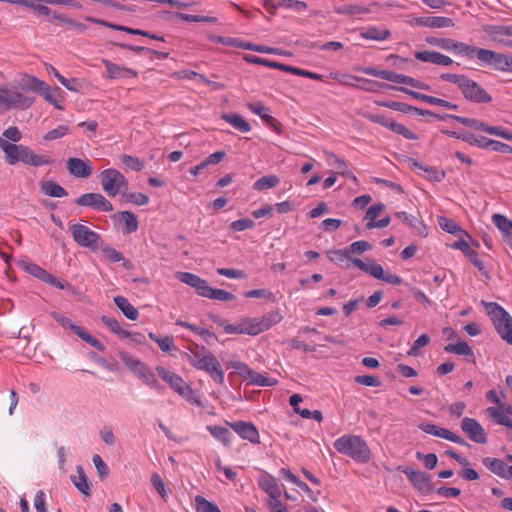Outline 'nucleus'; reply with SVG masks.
Segmentation results:
<instances>
[{
	"mask_svg": "<svg viewBox=\"0 0 512 512\" xmlns=\"http://www.w3.org/2000/svg\"><path fill=\"white\" fill-rule=\"evenodd\" d=\"M282 318V314L277 310L268 312L258 321V333L270 329L273 325L279 323Z\"/></svg>",
	"mask_w": 512,
	"mask_h": 512,
	"instance_id": "obj_33",
	"label": "nucleus"
},
{
	"mask_svg": "<svg viewBox=\"0 0 512 512\" xmlns=\"http://www.w3.org/2000/svg\"><path fill=\"white\" fill-rule=\"evenodd\" d=\"M444 350L448 353L473 356L471 347L465 341H459L455 344H448L445 346Z\"/></svg>",
	"mask_w": 512,
	"mask_h": 512,
	"instance_id": "obj_40",
	"label": "nucleus"
},
{
	"mask_svg": "<svg viewBox=\"0 0 512 512\" xmlns=\"http://www.w3.org/2000/svg\"><path fill=\"white\" fill-rule=\"evenodd\" d=\"M42 191L51 197L61 198L67 195L66 190L54 181H45L41 185Z\"/></svg>",
	"mask_w": 512,
	"mask_h": 512,
	"instance_id": "obj_37",
	"label": "nucleus"
},
{
	"mask_svg": "<svg viewBox=\"0 0 512 512\" xmlns=\"http://www.w3.org/2000/svg\"><path fill=\"white\" fill-rule=\"evenodd\" d=\"M360 35L364 39L381 41L389 38L391 33L390 30L386 28L369 27L362 31Z\"/></svg>",
	"mask_w": 512,
	"mask_h": 512,
	"instance_id": "obj_35",
	"label": "nucleus"
},
{
	"mask_svg": "<svg viewBox=\"0 0 512 512\" xmlns=\"http://www.w3.org/2000/svg\"><path fill=\"white\" fill-rule=\"evenodd\" d=\"M101 186L104 192L115 197L118 193L128 190V183L125 176L116 169L110 168L102 171L99 175Z\"/></svg>",
	"mask_w": 512,
	"mask_h": 512,
	"instance_id": "obj_4",
	"label": "nucleus"
},
{
	"mask_svg": "<svg viewBox=\"0 0 512 512\" xmlns=\"http://www.w3.org/2000/svg\"><path fill=\"white\" fill-rule=\"evenodd\" d=\"M487 412L497 422V424L512 428V419L505 416L498 408L489 407Z\"/></svg>",
	"mask_w": 512,
	"mask_h": 512,
	"instance_id": "obj_46",
	"label": "nucleus"
},
{
	"mask_svg": "<svg viewBox=\"0 0 512 512\" xmlns=\"http://www.w3.org/2000/svg\"><path fill=\"white\" fill-rule=\"evenodd\" d=\"M414 56L419 61L440 66H450L453 63L450 57L435 51H418Z\"/></svg>",
	"mask_w": 512,
	"mask_h": 512,
	"instance_id": "obj_19",
	"label": "nucleus"
},
{
	"mask_svg": "<svg viewBox=\"0 0 512 512\" xmlns=\"http://www.w3.org/2000/svg\"><path fill=\"white\" fill-rule=\"evenodd\" d=\"M39 79L35 76L31 75H25L20 81H19V87L22 90L26 91H35L36 89V83H38Z\"/></svg>",
	"mask_w": 512,
	"mask_h": 512,
	"instance_id": "obj_62",
	"label": "nucleus"
},
{
	"mask_svg": "<svg viewBox=\"0 0 512 512\" xmlns=\"http://www.w3.org/2000/svg\"><path fill=\"white\" fill-rule=\"evenodd\" d=\"M430 341V338L427 334L420 335L413 343L412 347L408 351L409 356H418L419 350L426 346Z\"/></svg>",
	"mask_w": 512,
	"mask_h": 512,
	"instance_id": "obj_55",
	"label": "nucleus"
},
{
	"mask_svg": "<svg viewBox=\"0 0 512 512\" xmlns=\"http://www.w3.org/2000/svg\"><path fill=\"white\" fill-rule=\"evenodd\" d=\"M21 139L22 133L16 126L8 127L0 136V149L3 151L8 165L12 166L17 162H22L25 165L40 167L53 163L49 156L36 154L30 147L16 144Z\"/></svg>",
	"mask_w": 512,
	"mask_h": 512,
	"instance_id": "obj_1",
	"label": "nucleus"
},
{
	"mask_svg": "<svg viewBox=\"0 0 512 512\" xmlns=\"http://www.w3.org/2000/svg\"><path fill=\"white\" fill-rule=\"evenodd\" d=\"M231 427L243 439L256 441V427L252 423L239 421L231 424Z\"/></svg>",
	"mask_w": 512,
	"mask_h": 512,
	"instance_id": "obj_27",
	"label": "nucleus"
},
{
	"mask_svg": "<svg viewBox=\"0 0 512 512\" xmlns=\"http://www.w3.org/2000/svg\"><path fill=\"white\" fill-rule=\"evenodd\" d=\"M395 216L402 219L403 222L408 225L417 235L422 237H426L428 235L425 225L417 217L408 215L406 212H397L395 213Z\"/></svg>",
	"mask_w": 512,
	"mask_h": 512,
	"instance_id": "obj_24",
	"label": "nucleus"
},
{
	"mask_svg": "<svg viewBox=\"0 0 512 512\" xmlns=\"http://www.w3.org/2000/svg\"><path fill=\"white\" fill-rule=\"evenodd\" d=\"M221 118L240 132L246 133L252 129L251 125L239 114H223Z\"/></svg>",
	"mask_w": 512,
	"mask_h": 512,
	"instance_id": "obj_34",
	"label": "nucleus"
},
{
	"mask_svg": "<svg viewBox=\"0 0 512 512\" xmlns=\"http://www.w3.org/2000/svg\"><path fill=\"white\" fill-rule=\"evenodd\" d=\"M149 337L158 344L159 348L163 352H170L176 349L173 343V338L170 336L158 337L156 334L150 332Z\"/></svg>",
	"mask_w": 512,
	"mask_h": 512,
	"instance_id": "obj_43",
	"label": "nucleus"
},
{
	"mask_svg": "<svg viewBox=\"0 0 512 512\" xmlns=\"http://www.w3.org/2000/svg\"><path fill=\"white\" fill-rule=\"evenodd\" d=\"M418 460H422L427 469H434L438 463V458L435 453L423 454L421 452L416 453Z\"/></svg>",
	"mask_w": 512,
	"mask_h": 512,
	"instance_id": "obj_57",
	"label": "nucleus"
},
{
	"mask_svg": "<svg viewBox=\"0 0 512 512\" xmlns=\"http://www.w3.org/2000/svg\"><path fill=\"white\" fill-rule=\"evenodd\" d=\"M175 276L182 283H185L190 287L196 289L197 293L200 296L206 297L207 290H209L210 288L206 280L189 272H177Z\"/></svg>",
	"mask_w": 512,
	"mask_h": 512,
	"instance_id": "obj_15",
	"label": "nucleus"
},
{
	"mask_svg": "<svg viewBox=\"0 0 512 512\" xmlns=\"http://www.w3.org/2000/svg\"><path fill=\"white\" fill-rule=\"evenodd\" d=\"M372 247L371 245L367 242V241H364V240H361V241H356V242H353L352 244H350L349 247H347V250L350 253H353V254H362L368 250H370Z\"/></svg>",
	"mask_w": 512,
	"mask_h": 512,
	"instance_id": "obj_64",
	"label": "nucleus"
},
{
	"mask_svg": "<svg viewBox=\"0 0 512 512\" xmlns=\"http://www.w3.org/2000/svg\"><path fill=\"white\" fill-rule=\"evenodd\" d=\"M402 472L413 483L414 487L421 492H428L431 489L430 477L422 471H415L410 467H405Z\"/></svg>",
	"mask_w": 512,
	"mask_h": 512,
	"instance_id": "obj_16",
	"label": "nucleus"
},
{
	"mask_svg": "<svg viewBox=\"0 0 512 512\" xmlns=\"http://www.w3.org/2000/svg\"><path fill=\"white\" fill-rule=\"evenodd\" d=\"M158 375L167 383L170 384L173 390L178 394L187 391V383L177 374L159 366L156 368Z\"/></svg>",
	"mask_w": 512,
	"mask_h": 512,
	"instance_id": "obj_20",
	"label": "nucleus"
},
{
	"mask_svg": "<svg viewBox=\"0 0 512 512\" xmlns=\"http://www.w3.org/2000/svg\"><path fill=\"white\" fill-rule=\"evenodd\" d=\"M350 262L361 271L378 280H382L391 285H400L402 283V278L400 276L385 272L383 267L378 263L373 262L371 264H367L359 258H350Z\"/></svg>",
	"mask_w": 512,
	"mask_h": 512,
	"instance_id": "obj_7",
	"label": "nucleus"
},
{
	"mask_svg": "<svg viewBox=\"0 0 512 512\" xmlns=\"http://www.w3.org/2000/svg\"><path fill=\"white\" fill-rule=\"evenodd\" d=\"M101 321L111 330V332L119 335L120 337L126 338L130 336V333L122 329L116 319L104 315L101 317Z\"/></svg>",
	"mask_w": 512,
	"mask_h": 512,
	"instance_id": "obj_41",
	"label": "nucleus"
},
{
	"mask_svg": "<svg viewBox=\"0 0 512 512\" xmlns=\"http://www.w3.org/2000/svg\"><path fill=\"white\" fill-rule=\"evenodd\" d=\"M264 7L272 13L277 8H285L295 11H304L307 8V4L303 1L298 0H262Z\"/></svg>",
	"mask_w": 512,
	"mask_h": 512,
	"instance_id": "obj_17",
	"label": "nucleus"
},
{
	"mask_svg": "<svg viewBox=\"0 0 512 512\" xmlns=\"http://www.w3.org/2000/svg\"><path fill=\"white\" fill-rule=\"evenodd\" d=\"M120 215L125 222L127 233L134 232L138 229V219L136 215L130 211H122Z\"/></svg>",
	"mask_w": 512,
	"mask_h": 512,
	"instance_id": "obj_50",
	"label": "nucleus"
},
{
	"mask_svg": "<svg viewBox=\"0 0 512 512\" xmlns=\"http://www.w3.org/2000/svg\"><path fill=\"white\" fill-rule=\"evenodd\" d=\"M119 355L122 362L135 374L144 365L138 359L133 358L132 356L125 352H121Z\"/></svg>",
	"mask_w": 512,
	"mask_h": 512,
	"instance_id": "obj_52",
	"label": "nucleus"
},
{
	"mask_svg": "<svg viewBox=\"0 0 512 512\" xmlns=\"http://www.w3.org/2000/svg\"><path fill=\"white\" fill-rule=\"evenodd\" d=\"M461 428L472 441L480 444L487 442L484 428L475 419L465 417L461 422Z\"/></svg>",
	"mask_w": 512,
	"mask_h": 512,
	"instance_id": "obj_14",
	"label": "nucleus"
},
{
	"mask_svg": "<svg viewBox=\"0 0 512 512\" xmlns=\"http://www.w3.org/2000/svg\"><path fill=\"white\" fill-rule=\"evenodd\" d=\"M450 119H454V120H456L457 122L461 123L464 126L473 128L475 130L483 131V132L486 131V128L488 126L487 124H485L484 122H482L480 120L473 119V118L462 117V116H457V115H451L450 114Z\"/></svg>",
	"mask_w": 512,
	"mask_h": 512,
	"instance_id": "obj_39",
	"label": "nucleus"
},
{
	"mask_svg": "<svg viewBox=\"0 0 512 512\" xmlns=\"http://www.w3.org/2000/svg\"><path fill=\"white\" fill-rule=\"evenodd\" d=\"M460 91L463 97L472 103L487 104L492 101L491 95L476 81L469 77H465Z\"/></svg>",
	"mask_w": 512,
	"mask_h": 512,
	"instance_id": "obj_8",
	"label": "nucleus"
},
{
	"mask_svg": "<svg viewBox=\"0 0 512 512\" xmlns=\"http://www.w3.org/2000/svg\"><path fill=\"white\" fill-rule=\"evenodd\" d=\"M69 132V127L66 125H60L57 128L50 130L44 135V139L52 141L65 136Z\"/></svg>",
	"mask_w": 512,
	"mask_h": 512,
	"instance_id": "obj_60",
	"label": "nucleus"
},
{
	"mask_svg": "<svg viewBox=\"0 0 512 512\" xmlns=\"http://www.w3.org/2000/svg\"><path fill=\"white\" fill-rule=\"evenodd\" d=\"M261 488L268 494L269 498L280 497L282 489L277 480L271 476H262L258 480Z\"/></svg>",
	"mask_w": 512,
	"mask_h": 512,
	"instance_id": "obj_26",
	"label": "nucleus"
},
{
	"mask_svg": "<svg viewBox=\"0 0 512 512\" xmlns=\"http://www.w3.org/2000/svg\"><path fill=\"white\" fill-rule=\"evenodd\" d=\"M114 303L118 307L119 310L127 317L129 320H137L139 317V312L136 308H134L129 301L123 296L114 297Z\"/></svg>",
	"mask_w": 512,
	"mask_h": 512,
	"instance_id": "obj_31",
	"label": "nucleus"
},
{
	"mask_svg": "<svg viewBox=\"0 0 512 512\" xmlns=\"http://www.w3.org/2000/svg\"><path fill=\"white\" fill-rule=\"evenodd\" d=\"M325 155L327 162L332 164L331 161H333V164L341 175L351 178L355 183L357 182V177L348 170L347 164L343 159L338 158L334 153L328 151L325 152Z\"/></svg>",
	"mask_w": 512,
	"mask_h": 512,
	"instance_id": "obj_32",
	"label": "nucleus"
},
{
	"mask_svg": "<svg viewBox=\"0 0 512 512\" xmlns=\"http://www.w3.org/2000/svg\"><path fill=\"white\" fill-rule=\"evenodd\" d=\"M103 64L106 67L107 70V77L110 79H119V78H127V77H137L138 74L136 71L119 66L117 64H114L113 62L109 60H103Z\"/></svg>",
	"mask_w": 512,
	"mask_h": 512,
	"instance_id": "obj_23",
	"label": "nucleus"
},
{
	"mask_svg": "<svg viewBox=\"0 0 512 512\" xmlns=\"http://www.w3.org/2000/svg\"><path fill=\"white\" fill-rule=\"evenodd\" d=\"M502 72H512V56L473 46V56Z\"/></svg>",
	"mask_w": 512,
	"mask_h": 512,
	"instance_id": "obj_6",
	"label": "nucleus"
},
{
	"mask_svg": "<svg viewBox=\"0 0 512 512\" xmlns=\"http://www.w3.org/2000/svg\"><path fill=\"white\" fill-rule=\"evenodd\" d=\"M483 464L497 476L507 478L508 467L503 460L486 457L483 459Z\"/></svg>",
	"mask_w": 512,
	"mask_h": 512,
	"instance_id": "obj_30",
	"label": "nucleus"
},
{
	"mask_svg": "<svg viewBox=\"0 0 512 512\" xmlns=\"http://www.w3.org/2000/svg\"><path fill=\"white\" fill-rule=\"evenodd\" d=\"M258 117L267 128L276 134L281 135L283 133L282 124L272 115L270 108L258 103Z\"/></svg>",
	"mask_w": 512,
	"mask_h": 512,
	"instance_id": "obj_21",
	"label": "nucleus"
},
{
	"mask_svg": "<svg viewBox=\"0 0 512 512\" xmlns=\"http://www.w3.org/2000/svg\"><path fill=\"white\" fill-rule=\"evenodd\" d=\"M67 169L70 174L79 178H87L92 174L90 162L80 158H69L67 160Z\"/></svg>",
	"mask_w": 512,
	"mask_h": 512,
	"instance_id": "obj_18",
	"label": "nucleus"
},
{
	"mask_svg": "<svg viewBox=\"0 0 512 512\" xmlns=\"http://www.w3.org/2000/svg\"><path fill=\"white\" fill-rule=\"evenodd\" d=\"M76 472L77 476H71V481L81 493L89 497L91 495V487L82 466L78 465Z\"/></svg>",
	"mask_w": 512,
	"mask_h": 512,
	"instance_id": "obj_28",
	"label": "nucleus"
},
{
	"mask_svg": "<svg viewBox=\"0 0 512 512\" xmlns=\"http://www.w3.org/2000/svg\"><path fill=\"white\" fill-rule=\"evenodd\" d=\"M426 42L429 45L437 46L446 51H455L457 54L465 55L468 57L473 56V46L458 42L450 38L427 37Z\"/></svg>",
	"mask_w": 512,
	"mask_h": 512,
	"instance_id": "obj_10",
	"label": "nucleus"
},
{
	"mask_svg": "<svg viewBox=\"0 0 512 512\" xmlns=\"http://www.w3.org/2000/svg\"><path fill=\"white\" fill-rule=\"evenodd\" d=\"M74 333L80 337L83 341L90 344L94 348L98 349L99 351H104L105 347L104 345L97 340L95 337L90 335L83 327H74Z\"/></svg>",
	"mask_w": 512,
	"mask_h": 512,
	"instance_id": "obj_38",
	"label": "nucleus"
},
{
	"mask_svg": "<svg viewBox=\"0 0 512 512\" xmlns=\"http://www.w3.org/2000/svg\"><path fill=\"white\" fill-rule=\"evenodd\" d=\"M190 363L197 369L204 370L210 374L213 380L219 384L224 381V372L219 361L210 352L194 354L190 357Z\"/></svg>",
	"mask_w": 512,
	"mask_h": 512,
	"instance_id": "obj_5",
	"label": "nucleus"
},
{
	"mask_svg": "<svg viewBox=\"0 0 512 512\" xmlns=\"http://www.w3.org/2000/svg\"><path fill=\"white\" fill-rule=\"evenodd\" d=\"M75 202L79 206L90 207L103 212L113 210L112 204L100 193L83 194Z\"/></svg>",
	"mask_w": 512,
	"mask_h": 512,
	"instance_id": "obj_12",
	"label": "nucleus"
},
{
	"mask_svg": "<svg viewBox=\"0 0 512 512\" xmlns=\"http://www.w3.org/2000/svg\"><path fill=\"white\" fill-rule=\"evenodd\" d=\"M492 222L502 233L504 241L512 249V221L502 214L492 215Z\"/></svg>",
	"mask_w": 512,
	"mask_h": 512,
	"instance_id": "obj_22",
	"label": "nucleus"
},
{
	"mask_svg": "<svg viewBox=\"0 0 512 512\" xmlns=\"http://www.w3.org/2000/svg\"><path fill=\"white\" fill-rule=\"evenodd\" d=\"M211 41L222 43L224 45L253 49L251 44H244L242 41L235 38H226L222 36H210Z\"/></svg>",
	"mask_w": 512,
	"mask_h": 512,
	"instance_id": "obj_48",
	"label": "nucleus"
},
{
	"mask_svg": "<svg viewBox=\"0 0 512 512\" xmlns=\"http://www.w3.org/2000/svg\"><path fill=\"white\" fill-rule=\"evenodd\" d=\"M438 224L447 233H450V234H453V235H459V236L464 235V236L470 238V235L465 230H463L457 224V222L455 220H453V219H450V218H447V217H444V216H439L438 217Z\"/></svg>",
	"mask_w": 512,
	"mask_h": 512,
	"instance_id": "obj_29",
	"label": "nucleus"
},
{
	"mask_svg": "<svg viewBox=\"0 0 512 512\" xmlns=\"http://www.w3.org/2000/svg\"><path fill=\"white\" fill-rule=\"evenodd\" d=\"M136 375L151 387H156L158 385L155 375L145 365L137 371Z\"/></svg>",
	"mask_w": 512,
	"mask_h": 512,
	"instance_id": "obj_54",
	"label": "nucleus"
},
{
	"mask_svg": "<svg viewBox=\"0 0 512 512\" xmlns=\"http://www.w3.org/2000/svg\"><path fill=\"white\" fill-rule=\"evenodd\" d=\"M280 179L276 175H267L258 179V190H267L276 187Z\"/></svg>",
	"mask_w": 512,
	"mask_h": 512,
	"instance_id": "obj_51",
	"label": "nucleus"
},
{
	"mask_svg": "<svg viewBox=\"0 0 512 512\" xmlns=\"http://www.w3.org/2000/svg\"><path fill=\"white\" fill-rule=\"evenodd\" d=\"M236 372L242 376L243 378L247 379V386L256 384V378L254 377V372L245 364L238 363L235 366Z\"/></svg>",
	"mask_w": 512,
	"mask_h": 512,
	"instance_id": "obj_53",
	"label": "nucleus"
},
{
	"mask_svg": "<svg viewBox=\"0 0 512 512\" xmlns=\"http://www.w3.org/2000/svg\"><path fill=\"white\" fill-rule=\"evenodd\" d=\"M419 428L427 434H431V435H434V436H437V437H440L443 439L446 438V435L448 432V429L441 428V427H438V426H436L434 424H430V423H422L419 425Z\"/></svg>",
	"mask_w": 512,
	"mask_h": 512,
	"instance_id": "obj_49",
	"label": "nucleus"
},
{
	"mask_svg": "<svg viewBox=\"0 0 512 512\" xmlns=\"http://www.w3.org/2000/svg\"><path fill=\"white\" fill-rule=\"evenodd\" d=\"M461 140L471 144V145H476L477 147H480V148H487V142H488V139L486 137H483V136H476L472 133H462L461 134Z\"/></svg>",
	"mask_w": 512,
	"mask_h": 512,
	"instance_id": "obj_47",
	"label": "nucleus"
},
{
	"mask_svg": "<svg viewBox=\"0 0 512 512\" xmlns=\"http://www.w3.org/2000/svg\"><path fill=\"white\" fill-rule=\"evenodd\" d=\"M195 503L198 512H221L216 504L206 500L200 495L195 497Z\"/></svg>",
	"mask_w": 512,
	"mask_h": 512,
	"instance_id": "obj_45",
	"label": "nucleus"
},
{
	"mask_svg": "<svg viewBox=\"0 0 512 512\" xmlns=\"http://www.w3.org/2000/svg\"><path fill=\"white\" fill-rule=\"evenodd\" d=\"M210 433L223 444L228 445L230 442L231 432L222 426H208Z\"/></svg>",
	"mask_w": 512,
	"mask_h": 512,
	"instance_id": "obj_44",
	"label": "nucleus"
},
{
	"mask_svg": "<svg viewBox=\"0 0 512 512\" xmlns=\"http://www.w3.org/2000/svg\"><path fill=\"white\" fill-rule=\"evenodd\" d=\"M123 196L125 199L131 203L136 205H146L149 202V197L143 193H128L127 191L123 192Z\"/></svg>",
	"mask_w": 512,
	"mask_h": 512,
	"instance_id": "obj_56",
	"label": "nucleus"
},
{
	"mask_svg": "<svg viewBox=\"0 0 512 512\" xmlns=\"http://www.w3.org/2000/svg\"><path fill=\"white\" fill-rule=\"evenodd\" d=\"M217 323L222 326L228 334H256V324L253 319L244 318L235 324H228L222 319H218Z\"/></svg>",
	"mask_w": 512,
	"mask_h": 512,
	"instance_id": "obj_13",
	"label": "nucleus"
},
{
	"mask_svg": "<svg viewBox=\"0 0 512 512\" xmlns=\"http://www.w3.org/2000/svg\"><path fill=\"white\" fill-rule=\"evenodd\" d=\"M334 448L358 463H366L371 458V450L367 443L357 435H343L334 442Z\"/></svg>",
	"mask_w": 512,
	"mask_h": 512,
	"instance_id": "obj_2",
	"label": "nucleus"
},
{
	"mask_svg": "<svg viewBox=\"0 0 512 512\" xmlns=\"http://www.w3.org/2000/svg\"><path fill=\"white\" fill-rule=\"evenodd\" d=\"M0 105H4L5 108L15 107L19 109H27L34 103V98L25 96L17 90L2 89L0 90Z\"/></svg>",
	"mask_w": 512,
	"mask_h": 512,
	"instance_id": "obj_11",
	"label": "nucleus"
},
{
	"mask_svg": "<svg viewBox=\"0 0 512 512\" xmlns=\"http://www.w3.org/2000/svg\"><path fill=\"white\" fill-rule=\"evenodd\" d=\"M488 147H490L492 150H494L496 152H500L503 154L512 153V147L510 145L505 144L500 141H497V140L488 139L487 148Z\"/></svg>",
	"mask_w": 512,
	"mask_h": 512,
	"instance_id": "obj_63",
	"label": "nucleus"
},
{
	"mask_svg": "<svg viewBox=\"0 0 512 512\" xmlns=\"http://www.w3.org/2000/svg\"><path fill=\"white\" fill-rule=\"evenodd\" d=\"M501 338L512 344V317L500 305L494 302H481Z\"/></svg>",
	"mask_w": 512,
	"mask_h": 512,
	"instance_id": "obj_3",
	"label": "nucleus"
},
{
	"mask_svg": "<svg viewBox=\"0 0 512 512\" xmlns=\"http://www.w3.org/2000/svg\"><path fill=\"white\" fill-rule=\"evenodd\" d=\"M355 382L369 387H378L381 381L378 377L373 375H359L355 377Z\"/></svg>",
	"mask_w": 512,
	"mask_h": 512,
	"instance_id": "obj_58",
	"label": "nucleus"
},
{
	"mask_svg": "<svg viewBox=\"0 0 512 512\" xmlns=\"http://www.w3.org/2000/svg\"><path fill=\"white\" fill-rule=\"evenodd\" d=\"M483 30L493 41L505 45V42L508 40L505 37V28L503 25H485Z\"/></svg>",
	"mask_w": 512,
	"mask_h": 512,
	"instance_id": "obj_36",
	"label": "nucleus"
},
{
	"mask_svg": "<svg viewBox=\"0 0 512 512\" xmlns=\"http://www.w3.org/2000/svg\"><path fill=\"white\" fill-rule=\"evenodd\" d=\"M69 230L72 233L74 241L82 246L92 249L98 247V243L101 239L100 235L90 228L82 224H71Z\"/></svg>",
	"mask_w": 512,
	"mask_h": 512,
	"instance_id": "obj_9",
	"label": "nucleus"
},
{
	"mask_svg": "<svg viewBox=\"0 0 512 512\" xmlns=\"http://www.w3.org/2000/svg\"><path fill=\"white\" fill-rule=\"evenodd\" d=\"M418 23L429 28H449L454 26V22L449 17L428 16L419 19Z\"/></svg>",
	"mask_w": 512,
	"mask_h": 512,
	"instance_id": "obj_25",
	"label": "nucleus"
},
{
	"mask_svg": "<svg viewBox=\"0 0 512 512\" xmlns=\"http://www.w3.org/2000/svg\"><path fill=\"white\" fill-rule=\"evenodd\" d=\"M327 254L331 261H334L337 263H342L344 261H350V258H351L347 248L343 249V250H331Z\"/></svg>",
	"mask_w": 512,
	"mask_h": 512,
	"instance_id": "obj_61",
	"label": "nucleus"
},
{
	"mask_svg": "<svg viewBox=\"0 0 512 512\" xmlns=\"http://www.w3.org/2000/svg\"><path fill=\"white\" fill-rule=\"evenodd\" d=\"M121 160L123 164L133 171H141L143 169V163L137 157L124 154L121 156Z\"/></svg>",
	"mask_w": 512,
	"mask_h": 512,
	"instance_id": "obj_59",
	"label": "nucleus"
},
{
	"mask_svg": "<svg viewBox=\"0 0 512 512\" xmlns=\"http://www.w3.org/2000/svg\"><path fill=\"white\" fill-rule=\"evenodd\" d=\"M206 298L228 302L234 300L235 296L226 290L210 287L209 290H207Z\"/></svg>",
	"mask_w": 512,
	"mask_h": 512,
	"instance_id": "obj_42",
	"label": "nucleus"
}]
</instances>
